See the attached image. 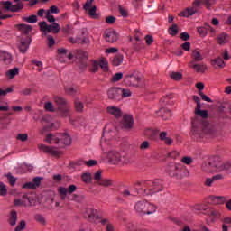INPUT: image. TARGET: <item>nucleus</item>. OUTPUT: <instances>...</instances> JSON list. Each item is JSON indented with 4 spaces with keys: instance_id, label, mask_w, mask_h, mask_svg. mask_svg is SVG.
Returning <instances> with one entry per match:
<instances>
[{
    "instance_id": "nucleus-1",
    "label": "nucleus",
    "mask_w": 231,
    "mask_h": 231,
    "mask_svg": "<svg viewBox=\"0 0 231 231\" xmlns=\"http://www.w3.org/2000/svg\"><path fill=\"white\" fill-rule=\"evenodd\" d=\"M135 194H142L143 196H152L163 190V180L156 179L153 180H142L135 184Z\"/></svg>"
},
{
    "instance_id": "nucleus-2",
    "label": "nucleus",
    "mask_w": 231,
    "mask_h": 231,
    "mask_svg": "<svg viewBox=\"0 0 231 231\" xmlns=\"http://www.w3.org/2000/svg\"><path fill=\"white\" fill-rule=\"evenodd\" d=\"M215 134L214 128L210 124H199L198 125L196 121H192L191 137L196 142H200L203 138H213Z\"/></svg>"
},
{
    "instance_id": "nucleus-3",
    "label": "nucleus",
    "mask_w": 231,
    "mask_h": 231,
    "mask_svg": "<svg viewBox=\"0 0 231 231\" xmlns=\"http://www.w3.org/2000/svg\"><path fill=\"white\" fill-rule=\"evenodd\" d=\"M231 169V162H221L218 156L211 157L202 164V170L205 172H221V171H228Z\"/></svg>"
},
{
    "instance_id": "nucleus-4",
    "label": "nucleus",
    "mask_w": 231,
    "mask_h": 231,
    "mask_svg": "<svg viewBox=\"0 0 231 231\" xmlns=\"http://www.w3.org/2000/svg\"><path fill=\"white\" fill-rule=\"evenodd\" d=\"M165 171L171 178H177V180H183L189 176V170L181 163L170 162L166 166Z\"/></svg>"
},
{
    "instance_id": "nucleus-5",
    "label": "nucleus",
    "mask_w": 231,
    "mask_h": 231,
    "mask_svg": "<svg viewBox=\"0 0 231 231\" xmlns=\"http://www.w3.org/2000/svg\"><path fill=\"white\" fill-rule=\"evenodd\" d=\"M103 156L107 159L111 165H127L129 163V157L116 150L103 152Z\"/></svg>"
},
{
    "instance_id": "nucleus-6",
    "label": "nucleus",
    "mask_w": 231,
    "mask_h": 231,
    "mask_svg": "<svg viewBox=\"0 0 231 231\" xmlns=\"http://www.w3.org/2000/svg\"><path fill=\"white\" fill-rule=\"evenodd\" d=\"M85 217H88L91 222L99 221L101 225H106V231H115L113 224L109 223L108 219L102 218V216L97 209L87 208Z\"/></svg>"
},
{
    "instance_id": "nucleus-7",
    "label": "nucleus",
    "mask_w": 231,
    "mask_h": 231,
    "mask_svg": "<svg viewBox=\"0 0 231 231\" xmlns=\"http://www.w3.org/2000/svg\"><path fill=\"white\" fill-rule=\"evenodd\" d=\"M46 142L48 143L53 144L56 143L59 147H66V145H71V136L68 134H59L53 135L51 134H47Z\"/></svg>"
},
{
    "instance_id": "nucleus-8",
    "label": "nucleus",
    "mask_w": 231,
    "mask_h": 231,
    "mask_svg": "<svg viewBox=\"0 0 231 231\" xmlns=\"http://www.w3.org/2000/svg\"><path fill=\"white\" fill-rule=\"evenodd\" d=\"M192 60L189 62V68H192L196 73H205L207 69V65L205 64H198L196 62H201L203 60V55L198 50H193L191 52Z\"/></svg>"
},
{
    "instance_id": "nucleus-9",
    "label": "nucleus",
    "mask_w": 231,
    "mask_h": 231,
    "mask_svg": "<svg viewBox=\"0 0 231 231\" xmlns=\"http://www.w3.org/2000/svg\"><path fill=\"white\" fill-rule=\"evenodd\" d=\"M192 211L194 212V214H206L207 216L209 217L211 221H216V219H217V217L221 216V214L217 210L207 209L205 206L198 204L193 206Z\"/></svg>"
},
{
    "instance_id": "nucleus-10",
    "label": "nucleus",
    "mask_w": 231,
    "mask_h": 231,
    "mask_svg": "<svg viewBox=\"0 0 231 231\" xmlns=\"http://www.w3.org/2000/svg\"><path fill=\"white\" fill-rule=\"evenodd\" d=\"M54 102L59 106L58 115H60V116H62L63 118L71 116V111L69 110V106L66 105V99L61 97H56Z\"/></svg>"
},
{
    "instance_id": "nucleus-11",
    "label": "nucleus",
    "mask_w": 231,
    "mask_h": 231,
    "mask_svg": "<svg viewBox=\"0 0 231 231\" xmlns=\"http://www.w3.org/2000/svg\"><path fill=\"white\" fill-rule=\"evenodd\" d=\"M15 5H13L12 2L6 1L2 2V5L5 8V10H7L8 12H21L23 8H24V4H23V0H14ZM23 1H30V0H23Z\"/></svg>"
},
{
    "instance_id": "nucleus-12",
    "label": "nucleus",
    "mask_w": 231,
    "mask_h": 231,
    "mask_svg": "<svg viewBox=\"0 0 231 231\" xmlns=\"http://www.w3.org/2000/svg\"><path fill=\"white\" fill-rule=\"evenodd\" d=\"M134 208L138 214H147L148 216L156 212L155 207H152V210H147V201L145 200L138 201Z\"/></svg>"
},
{
    "instance_id": "nucleus-13",
    "label": "nucleus",
    "mask_w": 231,
    "mask_h": 231,
    "mask_svg": "<svg viewBox=\"0 0 231 231\" xmlns=\"http://www.w3.org/2000/svg\"><path fill=\"white\" fill-rule=\"evenodd\" d=\"M39 26L42 32H45L47 33H59L60 32V25L57 23H53L51 25H48L46 22H40Z\"/></svg>"
},
{
    "instance_id": "nucleus-14",
    "label": "nucleus",
    "mask_w": 231,
    "mask_h": 231,
    "mask_svg": "<svg viewBox=\"0 0 231 231\" xmlns=\"http://www.w3.org/2000/svg\"><path fill=\"white\" fill-rule=\"evenodd\" d=\"M77 190V186L72 184L69 185L68 189L65 187H60L58 189L59 194L61 196V199H66L68 194H73Z\"/></svg>"
},
{
    "instance_id": "nucleus-15",
    "label": "nucleus",
    "mask_w": 231,
    "mask_h": 231,
    "mask_svg": "<svg viewBox=\"0 0 231 231\" xmlns=\"http://www.w3.org/2000/svg\"><path fill=\"white\" fill-rule=\"evenodd\" d=\"M30 44H32V38L30 36L22 38L20 45L18 46L20 53H26V51H28V48H30Z\"/></svg>"
},
{
    "instance_id": "nucleus-16",
    "label": "nucleus",
    "mask_w": 231,
    "mask_h": 231,
    "mask_svg": "<svg viewBox=\"0 0 231 231\" xmlns=\"http://www.w3.org/2000/svg\"><path fill=\"white\" fill-rule=\"evenodd\" d=\"M104 37L106 42H116L118 41V33L115 30H106Z\"/></svg>"
},
{
    "instance_id": "nucleus-17",
    "label": "nucleus",
    "mask_w": 231,
    "mask_h": 231,
    "mask_svg": "<svg viewBox=\"0 0 231 231\" xmlns=\"http://www.w3.org/2000/svg\"><path fill=\"white\" fill-rule=\"evenodd\" d=\"M121 125L123 129H133V125H134V119H133V116L125 115Z\"/></svg>"
},
{
    "instance_id": "nucleus-18",
    "label": "nucleus",
    "mask_w": 231,
    "mask_h": 231,
    "mask_svg": "<svg viewBox=\"0 0 231 231\" xmlns=\"http://www.w3.org/2000/svg\"><path fill=\"white\" fill-rule=\"evenodd\" d=\"M125 80L129 86L136 87L138 84H140V78L134 74H128L125 76Z\"/></svg>"
},
{
    "instance_id": "nucleus-19",
    "label": "nucleus",
    "mask_w": 231,
    "mask_h": 231,
    "mask_svg": "<svg viewBox=\"0 0 231 231\" xmlns=\"http://www.w3.org/2000/svg\"><path fill=\"white\" fill-rule=\"evenodd\" d=\"M108 98L110 100H121L120 88H112L107 91Z\"/></svg>"
},
{
    "instance_id": "nucleus-20",
    "label": "nucleus",
    "mask_w": 231,
    "mask_h": 231,
    "mask_svg": "<svg viewBox=\"0 0 231 231\" xmlns=\"http://www.w3.org/2000/svg\"><path fill=\"white\" fill-rule=\"evenodd\" d=\"M156 114L157 116H161L162 120H170L171 116H172L171 110L165 107L159 109Z\"/></svg>"
},
{
    "instance_id": "nucleus-21",
    "label": "nucleus",
    "mask_w": 231,
    "mask_h": 231,
    "mask_svg": "<svg viewBox=\"0 0 231 231\" xmlns=\"http://www.w3.org/2000/svg\"><path fill=\"white\" fill-rule=\"evenodd\" d=\"M40 151H43V152H47V154H51L52 156H59V151L53 147H50L44 144H40Z\"/></svg>"
},
{
    "instance_id": "nucleus-22",
    "label": "nucleus",
    "mask_w": 231,
    "mask_h": 231,
    "mask_svg": "<svg viewBox=\"0 0 231 231\" xmlns=\"http://www.w3.org/2000/svg\"><path fill=\"white\" fill-rule=\"evenodd\" d=\"M41 181H42V178L35 177L32 181L25 183L23 188V189H37L39 185H41Z\"/></svg>"
},
{
    "instance_id": "nucleus-23",
    "label": "nucleus",
    "mask_w": 231,
    "mask_h": 231,
    "mask_svg": "<svg viewBox=\"0 0 231 231\" xmlns=\"http://www.w3.org/2000/svg\"><path fill=\"white\" fill-rule=\"evenodd\" d=\"M23 199L25 200H21L19 199H14V207H27L28 205H32V200L30 199V198H28L27 195H23Z\"/></svg>"
},
{
    "instance_id": "nucleus-24",
    "label": "nucleus",
    "mask_w": 231,
    "mask_h": 231,
    "mask_svg": "<svg viewBox=\"0 0 231 231\" xmlns=\"http://www.w3.org/2000/svg\"><path fill=\"white\" fill-rule=\"evenodd\" d=\"M106 111L109 115L116 116V118H120V116H122V110L116 106H107Z\"/></svg>"
},
{
    "instance_id": "nucleus-25",
    "label": "nucleus",
    "mask_w": 231,
    "mask_h": 231,
    "mask_svg": "<svg viewBox=\"0 0 231 231\" xmlns=\"http://www.w3.org/2000/svg\"><path fill=\"white\" fill-rule=\"evenodd\" d=\"M0 60L5 64H10L12 62V54L5 51H0Z\"/></svg>"
},
{
    "instance_id": "nucleus-26",
    "label": "nucleus",
    "mask_w": 231,
    "mask_h": 231,
    "mask_svg": "<svg viewBox=\"0 0 231 231\" xmlns=\"http://www.w3.org/2000/svg\"><path fill=\"white\" fill-rule=\"evenodd\" d=\"M209 200L215 203L216 205H223V203H226V197L210 196Z\"/></svg>"
},
{
    "instance_id": "nucleus-27",
    "label": "nucleus",
    "mask_w": 231,
    "mask_h": 231,
    "mask_svg": "<svg viewBox=\"0 0 231 231\" xmlns=\"http://www.w3.org/2000/svg\"><path fill=\"white\" fill-rule=\"evenodd\" d=\"M8 223L10 226H15L17 225V211L15 210H11L9 214V218H8Z\"/></svg>"
},
{
    "instance_id": "nucleus-28",
    "label": "nucleus",
    "mask_w": 231,
    "mask_h": 231,
    "mask_svg": "<svg viewBox=\"0 0 231 231\" xmlns=\"http://www.w3.org/2000/svg\"><path fill=\"white\" fill-rule=\"evenodd\" d=\"M77 59L81 60V64L83 68H86L87 64H86V59H88V52L84 51H78L77 54H76Z\"/></svg>"
},
{
    "instance_id": "nucleus-29",
    "label": "nucleus",
    "mask_w": 231,
    "mask_h": 231,
    "mask_svg": "<svg viewBox=\"0 0 231 231\" xmlns=\"http://www.w3.org/2000/svg\"><path fill=\"white\" fill-rule=\"evenodd\" d=\"M217 41L218 44H220V45L226 44V42H228V41H230V36H228V34H226L225 32H221L220 34L217 35Z\"/></svg>"
},
{
    "instance_id": "nucleus-30",
    "label": "nucleus",
    "mask_w": 231,
    "mask_h": 231,
    "mask_svg": "<svg viewBox=\"0 0 231 231\" xmlns=\"http://www.w3.org/2000/svg\"><path fill=\"white\" fill-rule=\"evenodd\" d=\"M158 134V130L152 129V128H146L144 130V135L147 138H151L152 140H154L156 138V135Z\"/></svg>"
},
{
    "instance_id": "nucleus-31",
    "label": "nucleus",
    "mask_w": 231,
    "mask_h": 231,
    "mask_svg": "<svg viewBox=\"0 0 231 231\" xmlns=\"http://www.w3.org/2000/svg\"><path fill=\"white\" fill-rule=\"evenodd\" d=\"M160 140L164 142L166 145H172V139L170 137H167V132H161L159 134Z\"/></svg>"
},
{
    "instance_id": "nucleus-32",
    "label": "nucleus",
    "mask_w": 231,
    "mask_h": 231,
    "mask_svg": "<svg viewBox=\"0 0 231 231\" xmlns=\"http://www.w3.org/2000/svg\"><path fill=\"white\" fill-rule=\"evenodd\" d=\"M65 93L67 95H77L79 93V87L67 86L65 87Z\"/></svg>"
},
{
    "instance_id": "nucleus-33",
    "label": "nucleus",
    "mask_w": 231,
    "mask_h": 231,
    "mask_svg": "<svg viewBox=\"0 0 231 231\" xmlns=\"http://www.w3.org/2000/svg\"><path fill=\"white\" fill-rule=\"evenodd\" d=\"M212 66H218V68H225V61L222 57H218L211 60Z\"/></svg>"
},
{
    "instance_id": "nucleus-34",
    "label": "nucleus",
    "mask_w": 231,
    "mask_h": 231,
    "mask_svg": "<svg viewBox=\"0 0 231 231\" xmlns=\"http://www.w3.org/2000/svg\"><path fill=\"white\" fill-rule=\"evenodd\" d=\"M97 185H100V187H113V180L111 179H101L97 181Z\"/></svg>"
},
{
    "instance_id": "nucleus-35",
    "label": "nucleus",
    "mask_w": 231,
    "mask_h": 231,
    "mask_svg": "<svg viewBox=\"0 0 231 231\" xmlns=\"http://www.w3.org/2000/svg\"><path fill=\"white\" fill-rule=\"evenodd\" d=\"M119 94H120L121 99L127 98L132 95L131 90L129 88H119Z\"/></svg>"
},
{
    "instance_id": "nucleus-36",
    "label": "nucleus",
    "mask_w": 231,
    "mask_h": 231,
    "mask_svg": "<svg viewBox=\"0 0 231 231\" xmlns=\"http://www.w3.org/2000/svg\"><path fill=\"white\" fill-rule=\"evenodd\" d=\"M18 28L22 31V33H24V35H28V33L32 32V26L24 23L18 25Z\"/></svg>"
},
{
    "instance_id": "nucleus-37",
    "label": "nucleus",
    "mask_w": 231,
    "mask_h": 231,
    "mask_svg": "<svg viewBox=\"0 0 231 231\" xmlns=\"http://www.w3.org/2000/svg\"><path fill=\"white\" fill-rule=\"evenodd\" d=\"M122 62H124V55H122V54L116 55L112 60V64L114 66H120V64H122Z\"/></svg>"
},
{
    "instance_id": "nucleus-38",
    "label": "nucleus",
    "mask_w": 231,
    "mask_h": 231,
    "mask_svg": "<svg viewBox=\"0 0 231 231\" xmlns=\"http://www.w3.org/2000/svg\"><path fill=\"white\" fill-rule=\"evenodd\" d=\"M81 180L84 183H91L93 176L89 172L83 173L81 175Z\"/></svg>"
},
{
    "instance_id": "nucleus-39",
    "label": "nucleus",
    "mask_w": 231,
    "mask_h": 231,
    "mask_svg": "<svg viewBox=\"0 0 231 231\" xmlns=\"http://www.w3.org/2000/svg\"><path fill=\"white\" fill-rule=\"evenodd\" d=\"M85 11L88 12V15H90V17H93V19H97V17H98L97 15V6H92V7H88V9H85Z\"/></svg>"
},
{
    "instance_id": "nucleus-40",
    "label": "nucleus",
    "mask_w": 231,
    "mask_h": 231,
    "mask_svg": "<svg viewBox=\"0 0 231 231\" xmlns=\"http://www.w3.org/2000/svg\"><path fill=\"white\" fill-rule=\"evenodd\" d=\"M196 14V9L194 8H188L181 13L182 17H190V15H194Z\"/></svg>"
},
{
    "instance_id": "nucleus-41",
    "label": "nucleus",
    "mask_w": 231,
    "mask_h": 231,
    "mask_svg": "<svg viewBox=\"0 0 231 231\" xmlns=\"http://www.w3.org/2000/svg\"><path fill=\"white\" fill-rule=\"evenodd\" d=\"M18 74H19V69L14 68L6 72V77H7V79H12L15 77V75H18Z\"/></svg>"
},
{
    "instance_id": "nucleus-42",
    "label": "nucleus",
    "mask_w": 231,
    "mask_h": 231,
    "mask_svg": "<svg viewBox=\"0 0 231 231\" xmlns=\"http://www.w3.org/2000/svg\"><path fill=\"white\" fill-rule=\"evenodd\" d=\"M34 219L41 225H46V218H44V217L42 214H36L34 216Z\"/></svg>"
},
{
    "instance_id": "nucleus-43",
    "label": "nucleus",
    "mask_w": 231,
    "mask_h": 231,
    "mask_svg": "<svg viewBox=\"0 0 231 231\" xmlns=\"http://www.w3.org/2000/svg\"><path fill=\"white\" fill-rule=\"evenodd\" d=\"M171 79H172L173 80H181V79H183V76L181 75V73L180 72H171L170 74Z\"/></svg>"
},
{
    "instance_id": "nucleus-44",
    "label": "nucleus",
    "mask_w": 231,
    "mask_h": 231,
    "mask_svg": "<svg viewBox=\"0 0 231 231\" xmlns=\"http://www.w3.org/2000/svg\"><path fill=\"white\" fill-rule=\"evenodd\" d=\"M195 115H197V116H201V118H208V112L207 110H197Z\"/></svg>"
},
{
    "instance_id": "nucleus-45",
    "label": "nucleus",
    "mask_w": 231,
    "mask_h": 231,
    "mask_svg": "<svg viewBox=\"0 0 231 231\" xmlns=\"http://www.w3.org/2000/svg\"><path fill=\"white\" fill-rule=\"evenodd\" d=\"M124 77V74L122 72H118V73H116L112 79H111V81L112 82H118L120 80H122V78Z\"/></svg>"
},
{
    "instance_id": "nucleus-46",
    "label": "nucleus",
    "mask_w": 231,
    "mask_h": 231,
    "mask_svg": "<svg viewBox=\"0 0 231 231\" xmlns=\"http://www.w3.org/2000/svg\"><path fill=\"white\" fill-rule=\"evenodd\" d=\"M6 194H8L6 185H5L3 182H0V196H6Z\"/></svg>"
},
{
    "instance_id": "nucleus-47",
    "label": "nucleus",
    "mask_w": 231,
    "mask_h": 231,
    "mask_svg": "<svg viewBox=\"0 0 231 231\" xmlns=\"http://www.w3.org/2000/svg\"><path fill=\"white\" fill-rule=\"evenodd\" d=\"M99 66L101 68V69H103V71H107L108 68H107V60L106 59H102L99 62Z\"/></svg>"
},
{
    "instance_id": "nucleus-48",
    "label": "nucleus",
    "mask_w": 231,
    "mask_h": 231,
    "mask_svg": "<svg viewBox=\"0 0 231 231\" xmlns=\"http://www.w3.org/2000/svg\"><path fill=\"white\" fill-rule=\"evenodd\" d=\"M26 228V222L24 220L20 221L19 225L14 228V231H23Z\"/></svg>"
},
{
    "instance_id": "nucleus-49",
    "label": "nucleus",
    "mask_w": 231,
    "mask_h": 231,
    "mask_svg": "<svg viewBox=\"0 0 231 231\" xmlns=\"http://www.w3.org/2000/svg\"><path fill=\"white\" fill-rule=\"evenodd\" d=\"M44 109L47 111H50L51 113L55 112V108L53 107V103L51 102L45 103Z\"/></svg>"
},
{
    "instance_id": "nucleus-50",
    "label": "nucleus",
    "mask_w": 231,
    "mask_h": 231,
    "mask_svg": "<svg viewBox=\"0 0 231 231\" xmlns=\"http://www.w3.org/2000/svg\"><path fill=\"white\" fill-rule=\"evenodd\" d=\"M169 33L170 35H178V25L173 24L171 27L169 29Z\"/></svg>"
},
{
    "instance_id": "nucleus-51",
    "label": "nucleus",
    "mask_w": 231,
    "mask_h": 231,
    "mask_svg": "<svg viewBox=\"0 0 231 231\" xmlns=\"http://www.w3.org/2000/svg\"><path fill=\"white\" fill-rule=\"evenodd\" d=\"M180 156V152L173 150L168 153V157L171 158V160H176Z\"/></svg>"
},
{
    "instance_id": "nucleus-52",
    "label": "nucleus",
    "mask_w": 231,
    "mask_h": 231,
    "mask_svg": "<svg viewBox=\"0 0 231 231\" xmlns=\"http://www.w3.org/2000/svg\"><path fill=\"white\" fill-rule=\"evenodd\" d=\"M127 231H149V229L136 228V226H134V225H129V226H127Z\"/></svg>"
},
{
    "instance_id": "nucleus-53",
    "label": "nucleus",
    "mask_w": 231,
    "mask_h": 231,
    "mask_svg": "<svg viewBox=\"0 0 231 231\" xmlns=\"http://www.w3.org/2000/svg\"><path fill=\"white\" fill-rule=\"evenodd\" d=\"M24 21H26V23H34L37 22V15L32 14L29 17H25Z\"/></svg>"
},
{
    "instance_id": "nucleus-54",
    "label": "nucleus",
    "mask_w": 231,
    "mask_h": 231,
    "mask_svg": "<svg viewBox=\"0 0 231 231\" xmlns=\"http://www.w3.org/2000/svg\"><path fill=\"white\" fill-rule=\"evenodd\" d=\"M47 41H48L47 44H48L49 48H51V46L55 45V39L53 38V36L48 35Z\"/></svg>"
},
{
    "instance_id": "nucleus-55",
    "label": "nucleus",
    "mask_w": 231,
    "mask_h": 231,
    "mask_svg": "<svg viewBox=\"0 0 231 231\" xmlns=\"http://www.w3.org/2000/svg\"><path fill=\"white\" fill-rule=\"evenodd\" d=\"M75 107L77 111H82V109H84V105L82 102H80V100L77 99L75 101Z\"/></svg>"
},
{
    "instance_id": "nucleus-56",
    "label": "nucleus",
    "mask_w": 231,
    "mask_h": 231,
    "mask_svg": "<svg viewBox=\"0 0 231 231\" xmlns=\"http://www.w3.org/2000/svg\"><path fill=\"white\" fill-rule=\"evenodd\" d=\"M94 180H95L96 183L98 184V181H100L102 180V171H97L94 174Z\"/></svg>"
},
{
    "instance_id": "nucleus-57",
    "label": "nucleus",
    "mask_w": 231,
    "mask_h": 231,
    "mask_svg": "<svg viewBox=\"0 0 231 231\" xmlns=\"http://www.w3.org/2000/svg\"><path fill=\"white\" fill-rule=\"evenodd\" d=\"M7 180H8L11 187H14L15 185V181H17V179H15V177L12 176V174L7 175Z\"/></svg>"
},
{
    "instance_id": "nucleus-58",
    "label": "nucleus",
    "mask_w": 231,
    "mask_h": 231,
    "mask_svg": "<svg viewBox=\"0 0 231 231\" xmlns=\"http://www.w3.org/2000/svg\"><path fill=\"white\" fill-rule=\"evenodd\" d=\"M99 67H100V64L97 61H93L92 67H91L92 73H97V71H98Z\"/></svg>"
},
{
    "instance_id": "nucleus-59",
    "label": "nucleus",
    "mask_w": 231,
    "mask_h": 231,
    "mask_svg": "<svg viewBox=\"0 0 231 231\" xmlns=\"http://www.w3.org/2000/svg\"><path fill=\"white\" fill-rule=\"evenodd\" d=\"M60 11L57 5H52L50 7V10L47 11V14H59Z\"/></svg>"
},
{
    "instance_id": "nucleus-60",
    "label": "nucleus",
    "mask_w": 231,
    "mask_h": 231,
    "mask_svg": "<svg viewBox=\"0 0 231 231\" xmlns=\"http://www.w3.org/2000/svg\"><path fill=\"white\" fill-rule=\"evenodd\" d=\"M180 162H182V163H185L186 165H190V163H192L193 160L191 159V157L185 156L182 159H180Z\"/></svg>"
},
{
    "instance_id": "nucleus-61",
    "label": "nucleus",
    "mask_w": 231,
    "mask_h": 231,
    "mask_svg": "<svg viewBox=\"0 0 231 231\" xmlns=\"http://www.w3.org/2000/svg\"><path fill=\"white\" fill-rule=\"evenodd\" d=\"M106 23L107 24H115V23H116V17H115V16H107L106 18Z\"/></svg>"
},
{
    "instance_id": "nucleus-62",
    "label": "nucleus",
    "mask_w": 231,
    "mask_h": 231,
    "mask_svg": "<svg viewBox=\"0 0 231 231\" xmlns=\"http://www.w3.org/2000/svg\"><path fill=\"white\" fill-rule=\"evenodd\" d=\"M17 140H21V142H26V140H28V134H19L17 135Z\"/></svg>"
},
{
    "instance_id": "nucleus-63",
    "label": "nucleus",
    "mask_w": 231,
    "mask_h": 231,
    "mask_svg": "<svg viewBox=\"0 0 231 231\" xmlns=\"http://www.w3.org/2000/svg\"><path fill=\"white\" fill-rule=\"evenodd\" d=\"M149 145H150L149 141L143 142L140 145L141 151H145V150L149 149Z\"/></svg>"
},
{
    "instance_id": "nucleus-64",
    "label": "nucleus",
    "mask_w": 231,
    "mask_h": 231,
    "mask_svg": "<svg viewBox=\"0 0 231 231\" xmlns=\"http://www.w3.org/2000/svg\"><path fill=\"white\" fill-rule=\"evenodd\" d=\"M32 64H34L35 66H37L38 71H42V61L32 60Z\"/></svg>"
}]
</instances>
